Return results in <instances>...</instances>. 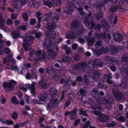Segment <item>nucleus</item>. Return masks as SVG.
Segmentation results:
<instances>
[{
	"instance_id": "nucleus-1",
	"label": "nucleus",
	"mask_w": 128,
	"mask_h": 128,
	"mask_svg": "<svg viewBox=\"0 0 128 128\" xmlns=\"http://www.w3.org/2000/svg\"><path fill=\"white\" fill-rule=\"evenodd\" d=\"M59 48L56 45L53 46L52 49L47 52L46 58L48 59H54L57 55L59 51Z\"/></svg>"
},
{
	"instance_id": "nucleus-2",
	"label": "nucleus",
	"mask_w": 128,
	"mask_h": 128,
	"mask_svg": "<svg viewBox=\"0 0 128 128\" xmlns=\"http://www.w3.org/2000/svg\"><path fill=\"white\" fill-rule=\"evenodd\" d=\"M34 37L33 36H26L23 39V42L22 45L24 50L27 51L28 50L27 46H30L33 43Z\"/></svg>"
},
{
	"instance_id": "nucleus-3",
	"label": "nucleus",
	"mask_w": 128,
	"mask_h": 128,
	"mask_svg": "<svg viewBox=\"0 0 128 128\" xmlns=\"http://www.w3.org/2000/svg\"><path fill=\"white\" fill-rule=\"evenodd\" d=\"M112 92L115 98L117 100L120 101L123 100L124 98V93L119 90L113 89L112 90Z\"/></svg>"
},
{
	"instance_id": "nucleus-4",
	"label": "nucleus",
	"mask_w": 128,
	"mask_h": 128,
	"mask_svg": "<svg viewBox=\"0 0 128 128\" xmlns=\"http://www.w3.org/2000/svg\"><path fill=\"white\" fill-rule=\"evenodd\" d=\"M59 102L57 98H53L51 99L50 103L48 104L46 109L48 110H51L52 109V107H57L59 105Z\"/></svg>"
},
{
	"instance_id": "nucleus-5",
	"label": "nucleus",
	"mask_w": 128,
	"mask_h": 128,
	"mask_svg": "<svg viewBox=\"0 0 128 128\" xmlns=\"http://www.w3.org/2000/svg\"><path fill=\"white\" fill-rule=\"evenodd\" d=\"M76 7L75 4L72 2H70L67 4V6L64 8V12L68 14H71L74 8Z\"/></svg>"
},
{
	"instance_id": "nucleus-6",
	"label": "nucleus",
	"mask_w": 128,
	"mask_h": 128,
	"mask_svg": "<svg viewBox=\"0 0 128 128\" xmlns=\"http://www.w3.org/2000/svg\"><path fill=\"white\" fill-rule=\"evenodd\" d=\"M86 65V64L85 62H82L80 63H78L76 65H73L72 69L74 70H84Z\"/></svg>"
},
{
	"instance_id": "nucleus-7",
	"label": "nucleus",
	"mask_w": 128,
	"mask_h": 128,
	"mask_svg": "<svg viewBox=\"0 0 128 128\" xmlns=\"http://www.w3.org/2000/svg\"><path fill=\"white\" fill-rule=\"evenodd\" d=\"M104 78L106 81V82L108 84L111 85L114 83L111 79L112 78V75L110 74H105L104 76Z\"/></svg>"
},
{
	"instance_id": "nucleus-8",
	"label": "nucleus",
	"mask_w": 128,
	"mask_h": 128,
	"mask_svg": "<svg viewBox=\"0 0 128 128\" xmlns=\"http://www.w3.org/2000/svg\"><path fill=\"white\" fill-rule=\"evenodd\" d=\"M96 100L98 103L105 104H110L111 102L108 99H106L104 97H99Z\"/></svg>"
},
{
	"instance_id": "nucleus-9",
	"label": "nucleus",
	"mask_w": 128,
	"mask_h": 128,
	"mask_svg": "<svg viewBox=\"0 0 128 128\" xmlns=\"http://www.w3.org/2000/svg\"><path fill=\"white\" fill-rule=\"evenodd\" d=\"M43 43L45 48L47 50V52L49 50H51L52 43L50 41L49 39H46L44 40Z\"/></svg>"
},
{
	"instance_id": "nucleus-10",
	"label": "nucleus",
	"mask_w": 128,
	"mask_h": 128,
	"mask_svg": "<svg viewBox=\"0 0 128 128\" xmlns=\"http://www.w3.org/2000/svg\"><path fill=\"white\" fill-rule=\"evenodd\" d=\"M46 53L44 51H43L40 56H38L37 58L35 59L34 61L35 63L37 64L38 63L39 60L40 61H44L46 60Z\"/></svg>"
},
{
	"instance_id": "nucleus-11",
	"label": "nucleus",
	"mask_w": 128,
	"mask_h": 128,
	"mask_svg": "<svg viewBox=\"0 0 128 128\" xmlns=\"http://www.w3.org/2000/svg\"><path fill=\"white\" fill-rule=\"evenodd\" d=\"M91 14L90 12L88 15L86 16H85L84 20V23L86 26H88L90 23L91 21Z\"/></svg>"
},
{
	"instance_id": "nucleus-12",
	"label": "nucleus",
	"mask_w": 128,
	"mask_h": 128,
	"mask_svg": "<svg viewBox=\"0 0 128 128\" xmlns=\"http://www.w3.org/2000/svg\"><path fill=\"white\" fill-rule=\"evenodd\" d=\"M80 25V23L78 20H73L71 24L70 28L72 30H74L78 28Z\"/></svg>"
},
{
	"instance_id": "nucleus-13",
	"label": "nucleus",
	"mask_w": 128,
	"mask_h": 128,
	"mask_svg": "<svg viewBox=\"0 0 128 128\" xmlns=\"http://www.w3.org/2000/svg\"><path fill=\"white\" fill-rule=\"evenodd\" d=\"M74 98L70 95L68 96L67 100L65 102L64 107L66 108L70 104L71 102H74Z\"/></svg>"
},
{
	"instance_id": "nucleus-14",
	"label": "nucleus",
	"mask_w": 128,
	"mask_h": 128,
	"mask_svg": "<svg viewBox=\"0 0 128 128\" xmlns=\"http://www.w3.org/2000/svg\"><path fill=\"white\" fill-rule=\"evenodd\" d=\"M113 37L114 40L119 42L122 40L123 36L119 33H114L113 36Z\"/></svg>"
},
{
	"instance_id": "nucleus-15",
	"label": "nucleus",
	"mask_w": 128,
	"mask_h": 128,
	"mask_svg": "<svg viewBox=\"0 0 128 128\" xmlns=\"http://www.w3.org/2000/svg\"><path fill=\"white\" fill-rule=\"evenodd\" d=\"M56 34V32L54 30H47L46 33V36L48 37L54 39Z\"/></svg>"
},
{
	"instance_id": "nucleus-16",
	"label": "nucleus",
	"mask_w": 128,
	"mask_h": 128,
	"mask_svg": "<svg viewBox=\"0 0 128 128\" xmlns=\"http://www.w3.org/2000/svg\"><path fill=\"white\" fill-rule=\"evenodd\" d=\"M120 46H110L111 51L112 54L116 53L121 50Z\"/></svg>"
},
{
	"instance_id": "nucleus-17",
	"label": "nucleus",
	"mask_w": 128,
	"mask_h": 128,
	"mask_svg": "<svg viewBox=\"0 0 128 128\" xmlns=\"http://www.w3.org/2000/svg\"><path fill=\"white\" fill-rule=\"evenodd\" d=\"M91 107L93 110L101 111L102 108L100 105L97 102H94L91 105Z\"/></svg>"
},
{
	"instance_id": "nucleus-18",
	"label": "nucleus",
	"mask_w": 128,
	"mask_h": 128,
	"mask_svg": "<svg viewBox=\"0 0 128 128\" xmlns=\"http://www.w3.org/2000/svg\"><path fill=\"white\" fill-rule=\"evenodd\" d=\"M16 83V81L12 80H8V91L14 90V86L13 84H15Z\"/></svg>"
},
{
	"instance_id": "nucleus-19",
	"label": "nucleus",
	"mask_w": 128,
	"mask_h": 128,
	"mask_svg": "<svg viewBox=\"0 0 128 128\" xmlns=\"http://www.w3.org/2000/svg\"><path fill=\"white\" fill-rule=\"evenodd\" d=\"M109 116L107 114H103L100 115L97 117V118L102 122H105L109 119Z\"/></svg>"
},
{
	"instance_id": "nucleus-20",
	"label": "nucleus",
	"mask_w": 128,
	"mask_h": 128,
	"mask_svg": "<svg viewBox=\"0 0 128 128\" xmlns=\"http://www.w3.org/2000/svg\"><path fill=\"white\" fill-rule=\"evenodd\" d=\"M76 36V32H74L70 31L66 35L67 38L73 39L75 38Z\"/></svg>"
},
{
	"instance_id": "nucleus-21",
	"label": "nucleus",
	"mask_w": 128,
	"mask_h": 128,
	"mask_svg": "<svg viewBox=\"0 0 128 128\" xmlns=\"http://www.w3.org/2000/svg\"><path fill=\"white\" fill-rule=\"evenodd\" d=\"M48 96V92L46 91H45L41 94L39 97L40 100L44 101L46 100Z\"/></svg>"
},
{
	"instance_id": "nucleus-22",
	"label": "nucleus",
	"mask_w": 128,
	"mask_h": 128,
	"mask_svg": "<svg viewBox=\"0 0 128 128\" xmlns=\"http://www.w3.org/2000/svg\"><path fill=\"white\" fill-rule=\"evenodd\" d=\"M103 13L100 10L96 12L94 16L97 20H99L103 18Z\"/></svg>"
},
{
	"instance_id": "nucleus-23",
	"label": "nucleus",
	"mask_w": 128,
	"mask_h": 128,
	"mask_svg": "<svg viewBox=\"0 0 128 128\" xmlns=\"http://www.w3.org/2000/svg\"><path fill=\"white\" fill-rule=\"evenodd\" d=\"M95 65H96L95 62V61H94L92 62L91 63H90L88 64L87 68L90 71H92L94 70Z\"/></svg>"
},
{
	"instance_id": "nucleus-24",
	"label": "nucleus",
	"mask_w": 128,
	"mask_h": 128,
	"mask_svg": "<svg viewBox=\"0 0 128 128\" xmlns=\"http://www.w3.org/2000/svg\"><path fill=\"white\" fill-rule=\"evenodd\" d=\"M39 85L40 87L42 89L46 88L47 86L46 80L44 79L41 80L39 81Z\"/></svg>"
},
{
	"instance_id": "nucleus-25",
	"label": "nucleus",
	"mask_w": 128,
	"mask_h": 128,
	"mask_svg": "<svg viewBox=\"0 0 128 128\" xmlns=\"http://www.w3.org/2000/svg\"><path fill=\"white\" fill-rule=\"evenodd\" d=\"M122 82L120 86L121 87L124 88L128 84V78L124 77V78H122Z\"/></svg>"
},
{
	"instance_id": "nucleus-26",
	"label": "nucleus",
	"mask_w": 128,
	"mask_h": 128,
	"mask_svg": "<svg viewBox=\"0 0 128 128\" xmlns=\"http://www.w3.org/2000/svg\"><path fill=\"white\" fill-rule=\"evenodd\" d=\"M50 94L51 97L53 98L56 97L57 95V90L54 88H51L50 90Z\"/></svg>"
},
{
	"instance_id": "nucleus-27",
	"label": "nucleus",
	"mask_w": 128,
	"mask_h": 128,
	"mask_svg": "<svg viewBox=\"0 0 128 128\" xmlns=\"http://www.w3.org/2000/svg\"><path fill=\"white\" fill-rule=\"evenodd\" d=\"M88 45L89 47L92 46L94 43V40L92 37H89L86 38Z\"/></svg>"
},
{
	"instance_id": "nucleus-28",
	"label": "nucleus",
	"mask_w": 128,
	"mask_h": 128,
	"mask_svg": "<svg viewBox=\"0 0 128 128\" xmlns=\"http://www.w3.org/2000/svg\"><path fill=\"white\" fill-rule=\"evenodd\" d=\"M102 80H100L98 84V87L99 88H107V86L104 84Z\"/></svg>"
},
{
	"instance_id": "nucleus-29",
	"label": "nucleus",
	"mask_w": 128,
	"mask_h": 128,
	"mask_svg": "<svg viewBox=\"0 0 128 128\" xmlns=\"http://www.w3.org/2000/svg\"><path fill=\"white\" fill-rule=\"evenodd\" d=\"M92 78H93L96 80H99V78L100 76V73L98 71H95L93 73Z\"/></svg>"
},
{
	"instance_id": "nucleus-30",
	"label": "nucleus",
	"mask_w": 128,
	"mask_h": 128,
	"mask_svg": "<svg viewBox=\"0 0 128 128\" xmlns=\"http://www.w3.org/2000/svg\"><path fill=\"white\" fill-rule=\"evenodd\" d=\"M46 26L48 29L47 30H52L55 28V24L54 23H49L46 24Z\"/></svg>"
},
{
	"instance_id": "nucleus-31",
	"label": "nucleus",
	"mask_w": 128,
	"mask_h": 128,
	"mask_svg": "<svg viewBox=\"0 0 128 128\" xmlns=\"http://www.w3.org/2000/svg\"><path fill=\"white\" fill-rule=\"evenodd\" d=\"M10 62L12 65H15L16 64V60L12 56L10 57L8 56V63ZM10 66V64L8 63V66Z\"/></svg>"
},
{
	"instance_id": "nucleus-32",
	"label": "nucleus",
	"mask_w": 128,
	"mask_h": 128,
	"mask_svg": "<svg viewBox=\"0 0 128 128\" xmlns=\"http://www.w3.org/2000/svg\"><path fill=\"white\" fill-rule=\"evenodd\" d=\"M12 36L14 39H16L19 37L20 34L16 31H14L12 33Z\"/></svg>"
},
{
	"instance_id": "nucleus-33",
	"label": "nucleus",
	"mask_w": 128,
	"mask_h": 128,
	"mask_svg": "<svg viewBox=\"0 0 128 128\" xmlns=\"http://www.w3.org/2000/svg\"><path fill=\"white\" fill-rule=\"evenodd\" d=\"M104 2L103 1H100L98 2L96 4V7L98 8H101L104 6Z\"/></svg>"
},
{
	"instance_id": "nucleus-34",
	"label": "nucleus",
	"mask_w": 128,
	"mask_h": 128,
	"mask_svg": "<svg viewBox=\"0 0 128 128\" xmlns=\"http://www.w3.org/2000/svg\"><path fill=\"white\" fill-rule=\"evenodd\" d=\"M94 61L96 66H99L100 67H102L103 66V63L102 60L100 59L96 58Z\"/></svg>"
},
{
	"instance_id": "nucleus-35",
	"label": "nucleus",
	"mask_w": 128,
	"mask_h": 128,
	"mask_svg": "<svg viewBox=\"0 0 128 128\" xmlns=\"http://www.w3.org/2000/svg\"><path fill=\"white\" fill-rule=\"evenodd\" d=\"M122 59L123 62H128V53L123 54L122 56Z\"/></svg>"
},
{
	"instance_id": "nucleus-36",
	"label": "nucleus",
	"mask_w": 128,
	"mask_h": 128,
	"mask_svg": "<svg viewBox=\"0 0 128 128\" xmlns=\"http://www.w3.org/2000/svg\"><path fill=\"white\" fill-rule=\"evenodd\" d=\"M91 94L94 97H97L98 94V90L96 88H93L91 92Z\"/></svg>"
},
{
	"instance_id": "nucleus-37",
	"label": "nucleus",
	"mask_w": 128,
	"mask_h": 128,
	"mask_svg": "<svg viewBox=\"0 0 128 128\" xmlns=\"http://www.w3.org/2000/svg\"><path fill=\"white\" fill-rule=\"evenodd\" d=\"M18 113L16 111L13 112L11 116L12 119L15 120H16L18 118Z\"/></svg>"
},
{
	"instance_id": "nucleus-38",
	"label": "nucleus",
	"mask_w": 128,
	"mask_h": 128,
	"mask_svg": "<svg viewBox=\"0 0 128 128\" xmlns=\"http://www.w3.org/2000/svg\"><path fill=\"white\" fill-rule=\"evenodd\" d=\"M102 52L103 54H106L110 51V50L107 46H103L101 48Z\"/></svg>"
},
{
	"instance_id": "nucleus-39",
	"label": "nucleus",
	"mask_w": 128,
	"mask_h": 128,
	"mask_svg": "<svg viewBox=\"0 0 128 128\" xmlns=\"http://www.w3.org/2000/svg\"><path fill=\"white\" fill-rule=\"evenodd\" d=\"M16 2L15 4L14 3H15V2H14V4L13 5V6L14 8H16V9H20L21 8V4L20 2H19L17 1Z\"/></svg>"
},
{
	"instance_id": "nucleus-40",
	"label": "nucleus",
	"mask_w": 128,
	"mask_h": 128,
	"mask_svg": "<svg viewBox=\"0 0 128 128\" xmlns=\"http://www.w3.org/2000/svg\"><path fill=\"white\" fill-rule=\"evenodd\" d=\"M97 36L99 38L105 39L106 38V34L105 32L101 33L98 34Z\"/></svg>"
},
{
	"instance_id": "nucleus-41",
	"label": "nucleus",
	"mask_w": 128,
	"mask_h": 128,
	"mask_svg": "<svg viewBox=\"0 0 128 128\" xmlns=\"http://www.w3.org/2000/svg\"><path fill=\"white\" fill-rule=\"evenodd\" d=\"M11 101L14 104H19V102L17 100L16 96H13L11 99Z\"/></svg>"
},
{
	"instance_id": "nucleus-42",
	"label": "nucleus",
	"mask_w": 128,
	"mask_h": 128,
	"mask_svg": "<svg viewBox=\"0 0 128 128\" xmlns=\"http://www.w3.org/2000/svg\"><path fill=\"white\" fill-rule=\"evenodd\" d=\"M79 114L80 115H82L85 116H88V114L86 112L84 111L82 108L80 109Z\"/></svg>"
},
{
	"instance_id": "nucleus-43",
	"label": "nucleus",
	"mask_w": 128,
	"mask_h": 128,
	"mask_svg": "<svg viewBox=\"0 0 128 128\" xmlns=\"http://www.w3.org/2000/svg\"><path fill=\"white\" fill-rule=\"evenodd\" d=\"M94 52L96 55L97 56H99L102 54L101 50L100 49L94 50Z\"/></svg>"
},
{
	"instance_id": "nucleus-44",
	"label": "nucleus",
	"mask_w": 128,
	"mask_h": 128,
	"mask_svg": "<svg viewBox=\"0 0 128 128\" xmlns=\"http://www.w3.org/2000/svg\"><path fill=\"white\" fill-rule=\"evenodd\" d=\"M116 123L114 121H112L110 123L108 122L106 124V125L107 127H114V126L116 125Z\"/></svg>"
},
{
	"instance_id": "nucleus-45",
	"label": "nucleus",
	"mask_w": 128,
	"mask_h": 128,
	"mask_svg": "<svg viewBox=\"0 0 128 128\" xmlns=\"http://www.w3.org/2000/svg\"><path fill=\"white\" fill-rule=\"evenodd\" d=\"M43 3L44 4L48 6L49 8H51L52 7V4L51 2L48 0H44Z\"/></svg>"
},
{
	"instance_id": "nucleus-46",
	"label": "nucleus",
	"mask_w": 128,
	"mask_h": 128,
	"mask_svg": "<svg viewBox=\"0 0 128 128\" xmlns=\"http://www.w3.org/2000/svg\"><path fill=\"white\" fill-rule=\"evenodd\" d=\"M70 58L68 55L67 56H65L63 58L62 60V61L63 62H66L67 61H70Z\"/></svg>"
},
{
	"instance_id": "nucleus-47",
	"label": "nucleus",
	"mask_w": 128,
	"mask_h": 128,
	"mask_svg": "<svg viewBox=\"0 0 128 128\" xmlns=\"http://www.w3.org/2000/svg\"><path fill=\"white\" fill-rule=\"evenodd\" d=\"M22 16L24 20L26 22H28V16L26 13H23L22 14Z\"/></svg>"
},
{
	"instance_id": "nucleus-48",
	"label": "nucleus",
	"mask_w": 128,
	"mask_h": 128,
	"mask_svg": "<svg viewBox=\"0 0 128 128\" xmlns=\"http://www.w3.org/2000/svg\"><path fill=\"white\" fill-rule=\"evenodd\" d=\"M107 60L108 61H110L112 63H113V62H116V60H115V59L114 58L110 56H108L107 57Z\"/></svg>"
},
{
	"instance_id": "nucleus-49",
	"label": "nucleus",
	"mask_w": 128,
	"mask_h": 128,
	"mask_svg": "<svg viewBox=\"0 0 128 128\" xmlns=\"http://www.w3.org/2000/svg\"><path fill=\"white\" fill-rule=\"evenodd\" d=\"M102 28H105L106 26H107V22L104 19H103L101 21Z\"/></svg>"
},
{
	"instance_id": "nucleus-50",
	"label": "nucleus",
	"mask_w": 128,
	"mask_h": 128,
	"mask_svg": "<svg viewBox=\"0 0 128 128\" xmlns=\"http://www.w3.org/2000/svg\"><path fill=\"white\" fill-rule=\"evenodd\" d=\"M118 9V7L117 6H114L111 8L110 10V11L112 12H116Z\"/></svg>"
},
{
	"instance_id": "nucleus-51",
	"label": "nucleus",
	"mask_w": 128,
	"mask_h": 128,
	"mask_svg": "<svg viewBox=\"0 0 128 128\" xmlns=\"http://www.w3.org/2000/svg\"><path fill=\"white\" fill-rule=\"evenodd\" d=\"M84 30L82 28L78 30L76 32L78 36H80L84 33Z\"/></svg>"
},
{
	"instance_id": "nucleus-52",
	"label": "nucleus",
	"mask_w": 128,
	"mask_h": 128,
	"mask_svg": "<svg viewBox=\"0 0 128 128\" xmlns=\"http://www.w3.org/2000/svg\"><path fill=\"white\" fill-rule=\"evenodd\" d=\"M19 28L20 30L24 31L26 30L27 29V27L25 25H20L18 27L17 29Z\"/></svg>"
},
{
	"instance_id": "nucleus-53",
	"label": "nucleus",
	"mask_w": 128,
	"mask_h": 128,
	"mask_svg": "<svg viewBox=\"0 0 128 128\" xmlns=\"http://www.w3.org/2000/svg\"><path fill=\"white\" fill-rule=\"evenodd\" d=\"M87 76L86 74L84 76V78L82 79L83 82L86 84H87L88 82V79L87 78Z\"/></svg>"
},
{
	"instance_id": "nucleus-54",
	"label": "nucleus",
	"mask_w": 128,
	"mask_h": 128,
	"mask_svg": "<svg viewBox=\"0 0 128 128\" xmlns=\"http://www.w3.org/2000/svg\"><path fill=\"white\" fill-rule=\"evenodd\" d=\"M42 36V33L40 32H38L35 34V37L37 38H40Z\"/></svg>"
},
{
	"instance_id": "nucleus-55",
	"label": "nucleus",
	"mask_w": 128,
	"mask_h": 128,
	"mask_svg": "<svg viewBox=\"0 0 128 128\" xmlns=\"http://www.w3.org/2000/svg\"><path fill=\"white\" fill-rule=\"evenodd\" d=\"M36 20L35 18H32L30 22V24L31 25H34L36 24Z\"/></svg>"
},
{
	"instance_id": "nucleus-56",
	"label": "nucleus",
	"mask_w": 128,
	"mask_h": 128,
	"mask_svg": "<svg viewBox=\"0 0 128 128\" xmlns=\"http://www.w3.org/2000/svg\"><path fill=\"white\" fill-rule=\"evenodd\" d=\"M86 92V89L83 88H81L80 90V94L82 95H83Z\"/></svg>"
},
{
	"instance_id": "nucleus-57",
	"label": "nucleus",
	"mask_w": 128,
	"mask_h": 128,
	"mask_svg": "<svg viewBox=\"0 0 128 128\" xmlns=\"http://www.w3.org/2000/svg\"><path fill=\"white\" fill-rule=\"evenodd\" d=\"M77 40L78 42L81 44L85 42V40L82 37L79 38L77 39Z\"/></svg>"
},
{
	"instance_id": "nucleus-58",
	"label": "nucleus",
	"mask_w": 128,
	"mask_h": 128,
	"mask_svg": "<svg viewBox=\"0 0 128 128\" xmlns=\"http://www.w3.org/2000/svg\"><path fill=\"white\" fill-rule=\"evenodd\" d=\"M102 42L101 41H97L96 43L95 46L96 48H98L101 45Z\"/></svg>"
},
{
	"instance_id": "nucleus-59",
	"label": "nucleus",
	"mask_w": 128,
	"mask_h": 128,
	"mask_svg": "<svg viewBox=\"0 0 128 128\" xmlns=\"http://www.w3.org/2000/svg\"><path fill=\"white\" fill-rule=\"evenodd\" d=\"M36 50H29L28 54L31 56H32L35 54Z\"/></svg>"
},
{
	"instance_id": "nucleus-60",
	"label": "nucleus",
	"mask_w": 128,
	"mask_h": 128,
	"mask_svg": "<svg viewBox=\"0 0 128 128\" xmlns=\"http://www.w3.org/2000/svg\"><path fill=\"white\" fill-rule=\"evenodd\" d=\"M80 120L79 119L76 120L74 123V125L76 126H77L80 123Z\"/></svg>"
},
{
	"instance_id": "nucleus-61",
	"label": "nucleus",
	"mask_w": 128,
	"mask_h": 128,
	"mask_svg": "<svg viewBox=\"0 0 128 128\" xmlns=\"http://www.w3.org/2000/svg\"><path fill=\"white\" fill-rule=\"evenodd\" d=\"M42 53V51L40 50H37L35 52V55L38 56H40V54Z\"/></svg>"
},
{
	"instance_id": "nucleus-62",
	"label": "nucleus",
	"mask_w": 128,
	"mask_h": 128,
	"mask_svg": "<svg viewBox=\"0 0 128 128\" xmlns=\"http://www.w3.org/2000/svg\"><path fill=\"white\" fill-rule=\"evenodd\" d=\"M76 81L81 82L82 81V76H80L76 77L75 79Z\"/></svg>"
},
{
	"instance_id": "nucleus-63",
	"label": "nucleus",
	"mask_w": 128,
	"mask_h": 128,
	"mask_svg": "<svg viewBox=\"0 0 128 128\" xmlns=\"http://www.w3.org/2000/svg\"><path fill=\"white\" fill-rule=\"evenodd\" d=\"M66 91L64 90H63L62 93V95L61 96V98L60 100H58L59 102L62 101L63 99L64 98V95L66 94Z\"/></svg>"
},
{
	"instance_id": "nucleus-64",
	"label": "nucleus",
	"mask_w": 128,
	"mask_h": 128,
	"mask_svg": "<svg viewBox=\"0 0 128 128\" xmlns=\"http://www.w3.org/2000/svg\"><path fill=\"white\" fill-rule=\"evenodd\" d=\"M26 78L28 80L32 78V77L30 75L29 72H27L26 75Z\"/></svg>"
}]
</instances>
